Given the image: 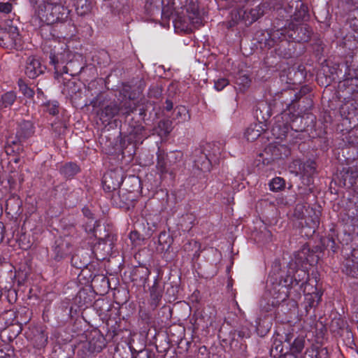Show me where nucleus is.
Instances as JSON below:
<instances>
[{
    "instance_id": "dca6fc26",
    "label": "nucleus",
    "mask_w": 358,
    "mask_h": 358,
    "mask_svg": "<svg viewBox=\"0 0 358 358\" xmlns=\"http://www.w3.org/2000/svg\"><path fill=\"white\" fill-rule=\"evenodd\" d=\"M34 134V127L32 122L30 121H23L19 124L16 136L18 140L22 142L28 139Z\"/></svg>"
},
{
    "instance_id": "4be33fe9",
    "label": "nucleus",
    "mask_w": 358,
    "mask_h": 358,
    "mask_svg": "<svg viewBox=\"0 0 358 358\" xmlns=\"http://www.w3.org/2000/svg\"><path fill=\"white\" fill-rule=\"evenodd\" d=\"M120 113V107L116 103L106 106L101 113V120L104 122L111 120Z\"/></svg>"
},
{
    "instance_id": "4d7b16f0",
    "label": "nucleus",
    "mask_w": 358,
    "mask_h": 358,
    "mask_svg": "<svg viewBox=\"0 0 358 358\" xmlns=\"http://www.w3.org/2000/svg\"><path fill=\"white\" fill-rule=\"evenodd\" d=\"M38 90V93L43 94V92L40 90Z\"/></svg>"
},
{
    "instance_id": "20e7f679",
    "label": "nucleus",
    "mask_w": 358,
    "mask_h": 358,
    "mask_svg": "<svg viewBox=\"0 0 358 358\" xmlns=\"http://www.w3.org/2000/svg\"><path fill=\"white\" fill-rule=\"evenodd\" d=\"M69 11L59 4L45 3L38 6L36 14L43 22L48 24L63 20L67 17Z\"/></svg>"
},
{
    "instance_id": "864d4df0",
    "label": "nucleus",
    "mask_w": 358,
    "mask_h": 358,
    "mask_svg": "<svg viewBox=\"0 0 358 358\" xmlns=\"http://www.w3.org/2000/svg\"><path fill=\"white\" fill-rule=\"evenodd\" d=\"M271 150V147H268V148H266V150H265V152L267 153L268 150Z\"/></svg>"
},
{
    "instance_id": "1a4fd4ad",
    "label": "nucleus",
    "mask_w": 358,
    "mask_h": 358,
    "mask_svg": "<svg viewBox=\"0 0 358 358\" xmlns=\"http://www.w3.org/2000/svg\"><path fill=\"white\" fill-rule=\"evenodd\" d=\"M306 338V335L304 332L297 334L295 333L293 329L292 332H289L286 334L285 341L289 343L290 352L295 357L301 355L303 349L307 345ZM308 342H309L308 340Z\"/></svg>"
},
{
    "instance_id": "c756f323",
    "label": "nucleus",
    "mask_w": 358,
    "mask_h": 358,
    "mask_svg": "<svg viewBox=\"0 0 358 358\" xmlns=\"http://www.w3.org/2000/svg\"><path fill=\"white\" fill-rule=\"evenodd\" d=\"M322 294H320L318 292H313L312 293H308L306 295V300L308 303V306H306L313 308L317 306L319 302L321 300Z\"/></svg>"
},
{
    "instance_id": "ea45409f",
    "label": "nucleus",
    "mask_w": 358,
    "mask_h": 358,
    "mask_svg": "<svg viewBox=\"0 0 358 358\" xmlns=\"http://www.w3.org/2000/svg\"><path fill=\"white\" fill-rule=\"evenodd\" d=\"M229 85V81L227 79L222 78H219L214 82V87L215 89L220 92L226 86Z\"/></svg>"
},
{
    "instance_id": "5fc2aeb1",
    "label": "nucleus",
    "mask_w": 358,
    "mask_h": 358,
    "mask_svg": "<svg viewBox=\"0 0 358 358\" xmlns=\"http://www.w3.org/2000/svg\"><path fill=\"white\" fill-rule=\"evenodd\" d=\"M256 324H257V326L259 325V319H257L256 320Z\"/></svg>"
},
{
    "instance_id": "4468645a",
    "label": "nucleus",
    "mask_w": 358,
    "mask_h": 358,
    "mask_svg": "<svg viewBox=\"0 0 358 358\" xmlns=\"http://www.w3.org/2000/svg\"><path fill=\"white\" fill-rule=\"evenodd\" d=\"M357 254V251L353 250L351 255L347 257L343 263V271L352 277L358 276V257Z\"/></svg>"
},
{
    "instance_id": "423d86ee",
    "label": "nucleus",
    "mask_w": 358,
    "mask_h": 358,
    "mask_svg": "<svg viewBox=\"0 0 358 358\" xmlns=\"http://www.w3.org/2000/svg\"><path fill=\"white\" fill-rule=\"evenodd\" d=\"M22 45V38L17 27L0 29V47L6 49H17L21 48Z\"/></svg>"
},
{
    "instance_id": "c03bdc74",
    "label": "nucleus",
    "mask_w": 358,
    "mask_h": 358,
    "mask_svg": "<svg viewBox=\"0 0 358 358\" xmlns=\"http://www.w3.org/2000/svg\"><path fill=\"white\" fill-rule=\"evenodd\" d=\"M157 166L162 171L164 172L166 170V163L164 162L162 158H161V155H158L157 156Z\"/></svg>"
},
{
    "instance_id": "9b49d317",
    "label": "nucleus",
    "mask_w": 358,
    "mask_h": 358,
    "mask_svg": "<svg viewBox=\"0 0 358 358\" xmlns=\"http://www.w3.org/2000/svg\"><path fill=\"white\" fill-rule=\"evenodd\" d=\"M123 182V178L118 172L110 171L106 173L103 178L102 183L106 192H113L118 189Z\"/></svg>"
},
{
    "instance_id": "a878e982",
    "label": "nucleus",
    "mask_w": 358,
    "mask_h": 358,
    "mask_svg": "<svg viewBox=\"0 0 358 358\" xmlns=\"http://www.w3.org/2000/svg\"><path fill=\"white\" fill-rule=\"evenodd\" d=\"M92 5L90 0H77L76 11L79 15H85L91 11Z\"/></svg>"
},
{
    "instance_id": "5701e85b",
    "label": "nucleus",
    "mask_w": 358,
    "mask_h": 358,
    "mask_svg": "<svg viewBox=\"0 0 358 358\" xmlns=\"http://www.w3.org/2000/svg\"><path fill=\"white\" fill-rule=\"evenodd\" d=\"M263 129L261 125L255 124L249 126L245 131L244 136L248 141H254L257 139L260 135Z\"/></svg>"
},
{
    "instance_id": "3c124183",
    "label": "nucleus",
    "mask_w": 358,
    "mask_h": 358,
    "mask_svg": "<svg viewBox=\"0 0 358 358\" xmlns=\"http://www.w3.org/2000/svg\"><path fill=\"white\" fill-rule=\"evenodd\" d=\"M139 358H149V355L147 352H140L138 355Z\"/></svg>"
},
{
    "instance_id": "f704fd0d",
    "label": "nucleus",
    "mask_w": 358,
    "mask_h": 358,
    "mask_svg": "<svg viewBox=\"0 0 358 358\" xmlns=\"http://www.w3.org/2000/svg\"><path fill=\"white\" fill-rule=\"evenodd\" d=\"M309 253V249L307 246L303 245L302 249L300 251H298L295 254V257L299 263H302L305 261H308V256Z\"/></svg>"
},
{
    "instance_id": "b1692460",
    "label": "nucleus",
    "mask_w": 358,
    "mask_h": 358,
    "mask_svg": "<svg viewBox=\"0 0 358 358\" xmlns=\"http://www.w3.org/2000/svg\"><path fill=\"white\" fill-rule=\"evenodd\" d=\"M341 113L344 116H355L358 114V103L353 100L345 102L341 107Z\"/></svg>"
},
{
    "instance_id": "f03ea898",
    "label": "nucleus",
    "mask_w": 358,
    "mask_h": 358,
    "mask_svg": "<svg viewBox=\"0 0 358 358\" xmlns=\"http://www.w3.org/2000/svg\"><path fill=\"white\" fill-rule=\"evenodd\" d=\"M270 5L266 2L255 6H252L249 2L246 3L241 8L231 12V20L228 22L227 27H232L239 21H243L245 25H250L262 17Z\"/></svg>"
},
{
    "instance_id": "6e6d98bb",
    "label": "nucleus",
    "mask_w": 358,
    "mask_h": 358,
    "mask_svg": "<svg viewBox=\"0 0 358 358\" xmlns=\"http://www.w3.org/2000/svg\"><path fill=\"white\" fill-rule=\"evenodd\" d=\"M76 257H75V256H73L72 257V263H73V262L76 260Z\"/></svg>"
},
{
    "instance_id": "58836bf2",
    "label": "nucleus",
    "mask_w": 358,
    "mask_h": 358,
    "mask_svg": "<svg viewBox=\"0 0 358 358\" xmlns=\"http://www.w3.org/2000/svg\"><path fill=\"white\" fill-rule=\"evenodd\" d=\"M19 87H20V91L24 96H26L27 97L33 96V95L34 94L33 90L31 89L30 87H29L27 86V85H26L25 83L20 81L19 83Z\"/></svg>"
},
{
    "instance_id": "49530a36",
    "label": "nucleus",
    "mask_w": 358,
    "mask_h": 358,
    "mask_svg": "<svg viewBox=\"0 0 358 358\" xmlns=\"http://www.w3.org/2000/svg\"><path fill=\"white\" fill-rule=\"evenodd\" d=\"M349 173H350V175L352 176V178H355V177L358 176V169L356 168L355 170L354 171L352 167H350L349 170L347 172V174H349Z\"/></svg>"
},
{
    "instance_id": "7ed1b4c3",
    "label": "nucleus",
    "mask_w": 358,
    "mask_h": 358,
    "mask_svg": "<svg viewBox=\"0 0 358 358\" xmlns=\"http://www.w3.org/2000/svg\"><path fill=\"white\" fill-rule=\"evenodd\" d=\"M203 14L199 11L198 5L195 3H189L185 8V14H178L173 20L176 28L182 30L190 29V25L200 26L203 22Z\"/></svg>"
},
{
    "instance_id": "09e8293b",
    "label": "nucleus",
    "mask_w": 358,
    "mask_h": 358,
    "mask_svg": "<svg viewBox=\"0 0 358 358\" xmlns=\"http://www.w3.org/2000/svg\"><path fill=\"white\" fill-rule=\"evenodd\" d=\"M165 108H166V109L167 110H171L173 108V103H172V102L171 101H169V100H166Z\"/></svg>"
},
{
    "instance_id": "79ce46f5",
    "label": "nucleus",
    "mask_w": 358,
    "mask_h": 358,
    "mask_svg": "<svg viewBox=\"0 0 358 358\" xmlns=\"http://www.w3.org/2000/svg\"><path fill=\"white\" fill-rule=\"evenodd\" d=\"M238 336L241 338H249L251 334L250 329L247 327H243L238 331Z\"/></svg>"
},
{
    "instance_id": "a211bd4d",
    "label": "nucleus",
    "mask_w": 358,
    "mask_h": 358,
    "mask_svg": "<svg viewBox=\"0 0 358 358\" xmlns=\"http://www.w3.org/2000/svg\"><path fill=\"white\" fill-rule=\"evenodd\" d=\"M150 296L151 300V305L156 308L162 296V288L159 284L157 279L154 280L153 285L150 288Z\"/></svg>"
},
{
    "instance_id": "9d476101",
    "label": "nucleus",
    "mask_w": 358,
    "mask_h": 358,
    "mask_svg": "<svg viewBox=\"0 0 358 358\" xmlns=\"http://www.w3.org/2000/svg\"><path fill=\"white\" fill-rule=\"evenodd\" d=\"M72 59L73 55L69 50L59 53L50 52V62L54 66L56 74L69 73V67L61 65L71 62Z\"/></svg>"
},
{
    "instance_id": "f8f14e48",
    "label": "nucleus",
    "mask_w": 358,
    "mask_h": 358,
    "mask_svg": "<svg viewBox=\"0 0 358 358\" xmlns=\"http://www.w3.org/2000/svg\"><path fill=\"white\" fill-rule=\"evenodd\" d=\"M45 66H43L36 57H29L26 61L24 73L29 78L34 79L42 74L45 71Z\"/></svg>"
},
{
    "instance_id": "e433bc0d",
    "label": "nucleus",
    "mask_w": 358,
    "mask_h": 358,
    "mask_svg": "<svg viewBox=\"0 0 358 358\" xmlns=\"http://www.w3.org/2000/svg\"><path fill=\"white\" fill-rule=\"evenodd\" d=\"M280 148H284L282 145L279 146H275L273 147V151L274 154L273 156L271 158H264V154H260L259 156V159H257L259 162L262 161V163L264 164H268L271 163V161L274 160L275 159H277L278 157V154L276 153V151L280 150Z\"/></svg>"
},
{
    "instance_id": "de8ad7c7",
    "label": "nucleus",
    "mask_w": 358,
    "mask_h": 358,
    "mask_svg": "<svg viewBox=\"0 0 358 358\" xmlns=\"http://www.w3.org/2000/svg\"><path fill=\"white\" fill-rule=\"evenodd\" d=\"M39 336L41 340V343L38 345L39 347L45 346V345L47 343L48 338L43 336V334H41Z\"/></svg>"
},
{
    "instance_id": "2f4dec72",
    "label": "nucleus",
    "mask_w": 358,
    "mask_h": 358,
    "mask_svg": "<svg viewBox=\"0 0 358 358\" xmlns=\"http://www.w3.org/2000/svg\"><path fill=\"white\" fill-rule=\"evenodd\" d=\"M15 4V0L0 1V13L3 15L11 14Z\"/></svg>"
},
{
    "instance_id": "4c0bfd02",
    "label": "nucleus",
    "mask_w": 358,
    "mask_h": 358,
    "mask_svg": "<svg viewBox=\"0 0 358 358\" xmlns=\"http://www.w3.org/2000/svg\"><path fill=\"white\" fill-rule=\"evenodd\" d=\"M145 128L142 125H138L135 127L133 132L137 141H142L148 137V134L145 133Z\"/></svg>"
},
{
    "instance_id": "37998d69",
    "label": "nucleus",
    "mask_w": 358,
    "mask_h": 358,
    "mask_svg": "<svg viewBox=\"0 0 358 358\" xmlns=\"http://www.w3.org/2000/svg\"><path fill=\"white\" fill-rule=\"evenodd\" d=\"M250 79L248 78V76L244 75L241 77H240L238 80H237V83L238 84H243V87H248L249 86V84H250Z\"/></svg>"
},
{
    "instance_id": "aec40b11",
    "label": "nucleus",
    "mask_w": 358,
    "mask_h": 358,
    "mask_svg": "<svg viewBox=\"0 0 358 358\" xmlns=\"http://www.w3.org/2000/svg\"><path fill=\"white\" fill-rule=\"evenodd\" d=\"M118 106L120 107V113L121 114L126 116L129 115L136 107L134 96L129 95L128 99L122 101Z\"/></svg>"
},
{
    "instance_id": "2eb2a0df",
    "label": "nucleus",
    "mask_w": 358,
    "mask_h": 358,
    "mask_svg": "<svg viewBox=\"0 0 358 358\" xmlns=\"http://www.w3.org/2000/svg\"><path fill=\"white\" fill-rule=\"evenodd\" d=\"M55 259L57 261L63 259L71 252V245L66 240H56L54 246Z\"/></svg>"
},
{
    "instance_id": "a19ab883",
    "label": "nucleus",
    "mask_w": 358,
    "mask_h": 358,
    "mask_svg": "<svg viewBox=\"0 0 358 358\" xmlns=\"http://www.w3.org/2000/svg\"><path fill=\"white\" fill-rule=\"evenodd\" d=\"M125 3L126 0H115L109 6L113 13H119L121 11L120 5H124Z\"/></svg>"
},
{
    "instance_id": "c85d7f7f",
    "label": "nucleus",
    "mask_w": 358,
    "mask_h": 358,
    "mask_svg": "<svg viewBox=\"0 0 358 358\" xmlns=\"http://www.w3.org/2000/svg\"><path fill=\"white\" fill-rule=\"evenodd\" d=\"M17 99V94L14 91H9L1 95V103L2 107L7 108L12 106Z\"/></svg>"
},
{
    "instance_id": "72a5a7b5",
    "label": "nucleus",
    "mask_w": 358,
    "mask_h": 358,
    "mask_svg": "<svg viewBox=\"0 0 358 358\" xmlns=\"http://www.w3.org/2000/svg\"><path fill=\"white\" fill-rule=\"evenodd\" d=\"M283 353V347L280 341H275L271 348V354L274 357H280Z\"/></svg>"
},
{
    "instance_id": "13d9d810",
    "label": "nucleus",
    "mask_w": 358,
    "mask_h": 358,
    "mask_svg": "<svg viewBox=\"0 0 358 358\" xmlns=\"http://www.w3.org/2000/svg\"><path fill=\"white\" fill-rule=\"evenodd\" d=\"M95 233L97 232V229H94ZM95 236H96V234H95Z\"/></svg>"
},
{
    "instance_id": "39448f33",
    "label": "nucleus",
    "mask_w": 358,
    "mask_h": 358,
    "mask_svg": "<svg viewBox=\"0 0 358 358\" xmlns=\"http://www.w3.org/2000/svg\"><path fill=\"white\" fill-rule=\"evenodd\" d=\"M213 151L208 150V153H202L200 150H196L195 155L196 158L194 159L193 171L196 176L200 175V172H207L210 171L213 162H216L218 157L221 155L220 148L216 143L212 144Z\"/></svg>"
},
{
    "instance_id": "f3484780",
    "label": "nucleus",
    "mask_w": 358,
    "mask_h": 358,
    "mask_svg": "<svg viewBox=\"0 0 358 358\" xmlns=\"http://www.w3.org/2000/svg\"><path fill=\"white\" fill-rule=\"evenodd\" d=\"M163 0H146L145 8L148 15H162Z\"/></svg>"
},
{
    "instance_id": "6e6552de",
    "label": "nucleus",
    "mask_w": 358,
    "mask_h": 358,
    "mask_svg": "<svg viewBox=\"0 0 358 358\" xmlns=\"http://www.w3.org/2000/svg\"><path fill=\"white\" fill-rule=\"evenodd\" d=\"M116 236L107 233L104 237L99 238L98 243L94 248L95 256L99 259H104L113 253Z\"/></svg>"
},
{
    "instance_id": "bf43d9fd",
    "label": "nucleus",
    "mask_w": 358,
    "mask_h": 358,
    "mask_svg": "<svg viewBox=\"0 0 358 358\" xmlns=\"http://www.w3.org/2000/svg\"><path fill=\"white\" fill-rule=\"evenodd\" d=\"M357 235H358V232H357Z\"/></svg>"
},
{
    "instance_id": "cd10ccee",
    "label": "nucleus",
    "mask_w": 358,
    "mask_h": 358,
    "mask_svg": "<svg viewBox=\"0 0 358 358\" xmlns=\"http://www.w3.org/2000/svg\"><path fill=\"white\" fill-rule=\"evenodd\" d=\"M305 354L310 358H327V351L324 349L318 351L317 348L313 344L306 348Z\"/></svg>"
},
{
    "instance_id": "6ab92c4d",
    "label": "nucleus",
    "mask_w": 358,
    "mask_h": 358,
    "mask_svg": "<svg viewBox=\"0 0 358 358\" xmlns=\"http://www.w3.org/2000/svg\"><path fill=\"white\" fill-rule=\"evenodd\" d=\"M88 349L91 352H99L105 346L104 339L101 335L95 332V334L92 338H89Z\"/></svg>"
},
{
    "instance_id": "bb28decb",
    "label": "nucleus",
    "mask_w": 358,
    "mask_h": 358,
    "mask_svg": "<svg viewBox=\"0 0 358 358\" xmlns=\"http://www.w3.org/2000/svg\"><path fill=\"white\" fill-rule=\"evenodd\" d=\"M80 171L78 166L76 164L70 162L66 164L61 168V173L67 178H71L77 174Z\"/></svg>"
},
{
    "instance_id": "603ef678",
    "label": "nucleus",
    "mask_w": 358,
    "mask_h": 358,
    "mask_svg": "<svg viewBox=\"0 0 358 358\" xmlns=\"http://www.w3.org/2000/svg\"><path fill=\"white\" fill-rule=\"evenodd\" d=\"M83 213L86 215V216H90L91 215V213L90 212V210L88 209H85V208H83Z\"/></svg>"
},
{
    "instance_id": "0eeeda50",
    "label": "nucleus",
    "mask_w": 358,
    "mask_h": 358,
    "mask_svg": "<svg viewBox=\"0 0 358 358\" xmlns=\"http://www.w3.org/2000/svg\"><path fill=\"white\" fill-rule=\"evenodd\" d=\"M304 206L302 205H297L295 210V215H297L299 219L305 220V225L302 226L303 229L306 227L309 229V231L306 232L307 235H311L315 233L316 229L320 224V211H315L313 208L306 209L308 213V215H305L303 212Z\"/></svg>"
},
{
    "instance_id": "393cba45",
    "label": "nucleus",
    "mask_w": 358,
    "mask_h": 358,
    "mask_svg": "<svg viewBox=\"0 0 358 358\" xmlns=\"http://www.w3.org/2000/svg\"><path fill=\"white\" fill-rule=\"evenodd\" d=\"M299 170L301 174L305 176H312L316 170V164L314 161L308 160L299 165Z\"/></svg>"
},
{
    "instance_id": "412c9836",
    "label": "nucleus",
    "mask_w": 358,
    "mask_h": 358,
    "mask_svg": "<svg viewBox=\"0 0 358 358\" xmlns=\"http://www.w3.org/2000/svg\"><path fill=\"white\" fill-rule=\"evenodd\" d=\"M310 36V27L307 24H296V35L294 36V41L306 42Z\"/></svg>"
},
{
    "instance_id": "ddd939ff",
    "label": "nucleus",
    "mask_w": 358,
    "mask_h": 358,
    "mask_svg": "<svg viewBox=\"0 0 358 358\" xmlns=\"http://www.w3.org/2000/svg\"><path fill=\"white\" fill-rule=\"evenodd\" d=\"M296 35V24L291 23L288 27L273 31L270 34V38L273 40L294 41V36Z\"/></svg>"
},
{
    "instance_id": "c9c22d12",
    "label": "nucleus",
    "mask_w": 358,
    "mask_h": 358,
    "mask_svg": "<svg viewBox=\"0 0 358 358\" xmlns=\"http://www.w3.org/2000/svg\"><path fill=\"white\" fill-rule=\"evenodd\" d=\"M58 102L57 101H48L44 105L45 110L52 115L58 113Z\"/></svg>"
},
{
    "instance_id": "a18cd8bd",
    "label": "nucleus",
    "mask_w": 358,
    "mask_h": 358,
    "mask_svg": "<svg viewBox=\"0 0 358 358\" xmlns=\"http://www.w3.org/2000/svg\"><path fill=\"white\" fill-rule=\"evenodd\" d=\"M327 247L329 248L334 252H336V244L335 240L333 238H328Z\"/></svg>"
},
{
    "instance_id": "8fccbe9b",
    "label": "nucleus",
    "mask_w": 358,
    "mask_h": 358,
    "mask_svg": "<svg viewBox=\"0 0 358 358\" xmlns=\"http://www.w3.org/2000/svg\"><path fill=\"white\" fill-rule=\"evenodd\" d=\"M185 217L189 221V224L191 225L194 221V216L192 214H186Z\"/></svg>"
},
{
    "instance_id": "473e14b6",
    "label": "nucleus",
    "mask_w": 358,
    "mask_h": 358,
    "mask_svg": "<svg viewBox=\"0 0 358 358\" xmlns=\"http://www.w3.org/2000/svg\"><path fill=\"white\" fill-rule=\"evenodd\" d=\"M269 189L273 192H278L285 186V180L280 177H275L268 183Z\"/></svg>"
},
{
    "instance_id": "7c9ffc66",
    "label": "nucleus",
    "mask_w": 358,
    "mask_h": 358,
    "mask_svg": "<svg viewBox=\"0 0 358 358\" xmlns=\"http://www.w3.org/2000/svg\"><path fill=\"white\" fill-rule=\"evenodd\" d=\"M175 118L178 120V122H183L188 121L190 119V115L185 106H179L175 110Z\"/></svg>"
},
{
    "instance_id": "f257e3e1",
    "label": "nucleus",
    "mask_w": 358,
    "mask_h": 358,
    "mask_svg": "<svg viewBox=\"0 0 358 358\" xmlns=\"http://www.w3.org/2000/svg\"><path fill=\"white\" fill-rule=\"evenodd\" d=\"M308 278V273L302 269L297 270L294 276L271 273L266 291L260 301V308L266 312L272 310L287 298L288 290L294 285H299L300 288L304 287L306 291Z\"/></svg>"
}]
</instances>
